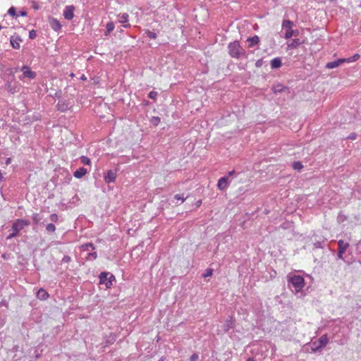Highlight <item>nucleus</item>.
I'll list each match as a JSON object with an SVG mask.
<instances>
[{
	"label": "nucleus",
	"mask_w": 361,
	"mask_h": 361,
	"mask_svg": "<svg viewBox=\"0 0 361 361\" xmlns=\"http://www.w3.org/2000/svg\"><path fill=\"white\" fill-rule=\"evenodd\" d=\"M288 283L292 284L296 292L300 291L305 286V280L302 276L293 275L289 277Z\"/></svg>",
	"instance_id": "7ed1b4c3"
},
{
	"label": "nucleus",
	"mask_w": 361,
	"mask_h": 361,
	"mask_svg": "<svg viewBox=\"0 0 361 361\" xmlns=\"http://www.w3.org/2000/svg\"><path fill=\"white\" fill-rule=\"evenodd\" d=\"M158 95V93L157 92H155V91H151L149 94H148V97L152 99H157V97Z\"/></svg>",
	"instance_id": "c9c22d12"
},
{
	"label": "nucleus",
	"mask_w": 361,
	"mask_h": 361,
	"mask_svg": "<svg viewBox=\"0 0 361 361\" xmlns=\"http://www.w3.org/2000/svg\"><path fill=\"white\" fill-rule=\"evenodd\" d=\"M32 219L35 224H39L41 222L42 218L39 214L34 213L32 214Z\"/></svg>",
	"instance_id": "393cba45"
},
{
	"label": "nucleus",
	"mask_w": 361,
	"mask_h": 361,
	"mask_svg": "<svg viewBox=\"0 0 361 361\" xmlns=\"http://www.w3.org/2000/svg\"><path fill=\"white\" fill-rule=\"evenodd\" d=\"M30 224L29 221L24 219H18L12 225V233L8 235L6 238L7 240H10L18 235L19 231L23 229V228Z\"/></svg>",
	"instance_id": "f03ea898"
},
{
	"label": "nucleus",
	"mask_w": 361,
	"mask_h": 361,
	"mask_svg": "<svg viewBox=\"0 0 361 361\" xmlns=\"http://www.w3.org/2000/svg\"><path fill=\"white\" fill-rule=\"evenodd\" d=\"M21 71H23V77H20V80H23L25 78H27L30 79H33L36 76V73L33 71H32L29 67L27 66H23L21 68Z\"/></svg>",
	"instance_id": "6e6552de"
},
{
	"label": "nucleus",
	"mask_w": 361,
	"mask_h": 361,
	"mask_svg": "<svg viewBox=\"0 0 361 361\" xmlns=\"http://www.w3.org/2000/svg\"><path fill=\"white\" fill-rule=\"evenodd\" d=\"M80 78L82 80H87V78L85 76V75H82Z\"/></svg>",
	"instance_id": "603ef678"
},
{
	"label": "nucleus",
	"mask_w": 361,
	"mask_h": 361,
	"mask_svg": "<svg viewBox=\"0 0 361 361\" xmlns=\"http://www.w3.org/2000/svg\"><path fill=\"white\" fill-rule=\"evenodd\" d=\"M11 44L13 49H20V44L17 41L11 39Z\"/></svg>",
	"instance_id": "f704fd0d"
},
{
	"label": "nucleus",
	"mask_w": 361,
	"mask_h": 361,
	"mask_svg": "<svg viewBox=\"0 0 361 361\" xmlns=\"http://www.w3.org/2000/svg\"><path fill=\"white\" fill-rule=\"evenodd\" d=\"M287 87L283 86L281 84H278L276 85H274L273 87V91L275 92V93H278V92H283L284 90H286Z\"/></svg>",
	"instance_id": "b1692460"
},
{
	"label": "nucleus",
	"mask_w": 361,
	"mask_h": 361,
	"mask_svg": "<svg viewBox=\"0 0 361 361\" xmlns=\"http://www.w3.org/2000/svg\"><path fill=\"white\" fill-rule=\"evenodd\" d=\"M37 298L40 300H46L49 297L48 293L43 288H40L36 295Z\"/></svg>",
	"instance_id": "6ab92c4d"
},
{
	"label": "nucleus",
	"mask_w": 361,
	"mask_h": 361,
	"mask_svg": "<svg viewBox=\"0 0 361 361\" xmlns=\"http://www.w3.org/2000/svg\"><path fill=\"white\" fill-rule=\"evenodd\" d=\"M263 63H264L263 59H260L256 61L255 66H256V67L259 68L263 65Z\"/></svg>",
	"instance_id": "c03bdc74"
},
{
	"label": "nucleus",
	"mask_w": 361,
	"mask_h": 361,
	"mask_svg": "<svg viewBox=\"0 0 361 361\" xmlns=\"http://www.w3.org/2000/svg\"><path fill=\"white\" fill-rule=\"evenodd\" d=\"M5 86H6V90H7L8 92H11V93H14V91H13V90H12L11 83V82H7V83L6 84V85H5Z\"/></svg>",
	"instance_id": "37998d69"
},
{
	"label": "nucleus",
	"mask_w": 361,
	"mask_h": 361,
	"mask_svg": "<svg viewBox=\"0 0 361 361\" xmlns=\"http://www.w3.org/2000/svg\"><path fill=\"white\" fill-rule=\"evenodd\" d=\"M128 14L126 13H120L118 15V22L120 23H123V27H129L130 26V24L127 23L128 21Z\"/></svg>",
	"instance_id": "f8f14e48"
},
{
	"label": "nucleus",
	"mask_w": 361,
	"mask_h": 361,
	"mask_svg": "<svg viewBox=\"0 0 361 361\" xmlns=\"http://www.w3.org/2000/svg\"><path fill=\"white\" fill-rule=\"evenodd\" d=\"M87 173V171L86 169L83 167H80L78 169H77L74 173L73 176L77 178H82L86 173Z\"/></svg>",
	"instance_id": "f3484780"
},
{
	"label": "nucleus",
	"mask_w": 361,
	"mask_h": 361,
	"mask_svg": "<svg viewBox=\"0 0 361 361\" xmlns=\"http://www.w3.org/2000/svg\"><path fill=\"white\" fill-rule=\"evenodd\" d=\"M71 261V258L68 255H65L62 259V262L68 263Z\"/></svg>",
	"instance_id": "79ce46f5"
},
{
	"label": "nucleus",
	"mask_w": 361,
	"mask_h": 361,
	"mask_svg": "<svg viewBox=\"0 0 361 361\" xmlns=\"http://www.w3.org/2000/svg\"><path fill=\"white\" fill-rule=\"evenodd\" d=\"M345 62V60H344V59H338L336 61L327 63L326 67L329 69H333L339 66L340 65L343 64Z\"/></svg>",
	"instance_id": "4468645a"
},
{
	"label": "nucleus",
	"mask_w": 361,
	"mask_h": 361,
	"mask_svg": "<svg viewBox=\"0 0 361 361\" xmlns=\"http://www.w3.org/2000/svg\"><path fill=\"white\" fill-rule=\"evenodd\" d=\"M303 43L304 41H301L300 39H293L291 42L288 44V47L291 49H296Z\"/></svg>",
	"instance_id": "412c9836"
},
{
	"label": "nucleus",
	"mask_w": 361,
	"mask_h": 361,
	"mask_svg": "<svg viewBox=\"0 0 361 361\" xmlns=\"http://www.w3.org/2000/svg\"><path fill=\"white\" fill-rule=\"evenodd\" d=\"M19 15L21 16H26L27 15V13L26 11H20L19 12Z\"/></svg>",
	"instance_id": "de8ad7c7"
},
{
	"label": "nucleus",
	"mask_w": 361,
	"mask_h": 361,
	"mask_svg": "<svg viewBox=\"0 0 361 361\" xmlns=\"http://www.w3.org/2000/svg\"><path fill=\"white\" fill-rule=\"evenodd\" d=\"M75 7L71 6H67L63 10V16L66 20H72L74 17Z\"/></svg>",
	"instance_id": "1a4fd4ad"
},
{
	"label": "nucleus",
	"mask_w": 361,
	"mask_h": 361,
	"mask_svg": "<svg viewBox=\"0 0 361 361\" xmlns=\"http://www.w3.org/2000/svg\"><path fill=\"white\" fill-rule=\"evenodd\" d=\"M202 204V200H198L197 202H196V206L197 207H200Z\"/></svg>",
	"instance_id": "3c124183"
},
{
	"label": "nucleus",
	"mask_w": 361,
	"mask_h": 361,
	"mask_svg": "<svg viewBox=\"0 0 361 361\" xmlns=\"http://www.w3.org/2000/svg\"><path fill=\"white\" fill-rule=\"evenodd\" d=\"M145 34L147 35V36L150 38V39H156L157 35L155 32H152L150 30H147L145 32Z\"/></svg>",
	"instance_id": "2f4dec72"
},
{
	"label": "nucleus",
	"mask_w": 361,
	"mask_h": 361,
	"mask_svg": "<svg viewBox=\"0 0 361 361\" xmlns=\"http://www.w3.org/2000/svg\"><path fill=\"white\" fill-rule=\"evenodd\" d=\"M49 219L52 222H57L59 220V216L56 214H52L50 215Z\"/></svg>",
	"instance_id": "4c0bfd02"
},
{
	"label": "nucleus",
	"mask_w": 361,
	"mask_h": 361,
	"mask_svg": "<svg viewBox=\"0 0 361 361\" xmlns=\"http://www.w3.org/2000/svg\"><path fill=\"white\" fill-rule=\"evenodd\" d=\"M298 35H299L298 30H293L290 29V30H286L284 37L286 39H290L293 36L297 37Z\"/></svg>",
	"instance_id": "aec40b11"
},
{
	"label": "nucleus",
	"mask_w": 361,
	"mask_h": 361,
	"mask_svg": "<svg viewBox=\"0 0 361 361\" xmlns=\"http://www.w3.org/2000/svg\"><path fill=\"white\" fill-rule=\"evenodd\" d=\"M46 230L49 233H54L56 231V226L53 224H48L46 226Z\"/></svg>",
	"instance_id": "c756f323"
},
{
	"label": "nucleus",
	"mask_w": 361,
	"mask_h": 361,
	"mask_svg": "<svg viewBox=\"0 0 361 361\" xmlns=\"http://www.w3.org/2000/svg\"><path fill=\"white\" fill-rule=\"evenodd\" d=\"M165 360V358L164 357H161L159 361H164Z\"/></svg>",
	"instance_id": "5fc2aeb1"
},
{
	"label": "nucleus",
	"mask_w": 361,
	"mask_h": 361,
	"mask_svg": "<svg viewBox=\"0 0 361 361\" xmlns=\"http://www.w3.org/2000/svg\"><path fill=\"white\" fill-rule=\"evenodd\" d=\"M293 25V23L290 20H284L282 23L283 28L286 29V30H290L292 29Z\"/></svg>",
	"instance_id": "4be33fe9"
},
{
	"label": "nucleus",
	"mask_w": 361,
	"mask_h": 361,
	"mask_svg": "<svg viewBox=\"0 0 361 361\" xmlns=\"http://www.w3.org/2000/svg\"><path fill=\"white\" fill-rule=\"evenodd\" d=\"M350 245L348 243L344 242L343 240L338 241V253L337 257L340 259H343V254L346 250L349 247Z\"/></svg>",
	"instance_id": "39448f33"
},
{
	"label": "nucleus",
	"mask_w": 361,
	"mask_h": 361,
	"mask_svg": "<svg viewBox=\"0 0 361 361\" xmlns=\"http://www.w3.org/2000/svg\"><path fill=\"white\" fill-rule=\"evenodd\" d=\"M247 361H255V360L252 357H250L247 360Z\"/></svg>",
	"instance_id": "864d4df0"
},
{
	"label": "nucleus",
	"mask_w": 361,
	"mask_h": 361,
	"mask_svg": "<svg viewBox=\"0 0 361 361\" xmlns=\"http://www.w3.org/2000/svg\"><path fill=\"white\" fill-rule=\"evenodd\" d=\"M97 257V252H90L88 254V256L87 257V259H95Z\"/></svg>",
	"instance_id": "e433bc0d"
},
{
	"label": "nucleus",
	"mask_w": 361,
	"mask_h": 361,
	"mask_svg": "<svg viewBox=\"0 0 361 361\" xmlns=\"http://www.w3.org/2000/svg\"><path fill=\"white\" fill-rule=\"evenodd\" d=\"M174 198L178 200H181V202H183L185 200V197H183V195L177 194L174 196Z\"/></svg>",
	"instance_id": "58836bf2"
},
{
	"label": "nucleus",
	"mask_w": 361,
	"mask_h": 361,
	"mask_svg": "<svg viewBox=\"0 0 361 361\" xmlns=\"http://www.w3.org/2000/svg\"><path fill=\"white\" fill-rule=\"evenodd\" d=\"M117 177L116 170H109L106 173L104 176V179L106 183H113L115 181Z\"/></svg>",
	"instance_id": "0eeeda50"
},
{
	"label": "nucleus",
	"mask_w": 361,
	"mask_h": 361,
	"mask_svg": "<svg viewBox=\"0 0 361 361\" xmlns=\"http://www.w3.org/2000/svg\"><path fill=\"white\" fill-rule=\"evenodd\" d=\"M235 173V171L234 170L228 172L227 177L228 178L229 176H233Z\"/></svg>",
	"instance_id": "8fccbe9b"
},
{
	"label": "nucleus",
	"mask_w": 361,
	"mask_h": 361,
	"mask_svg": "<svg viewBox=\"0 0 361 361\" xmlns=\"http://www.w3.org/2000/svg\"><path fill=\"white\" fill-rule=\"evenodd\" d=\"M89 247H91L92 250L95 249L94 245L92 243H85L81 246V249L83 251H87Z\"/></svg>",
	"instance_id": "a878e982"
},
{
	"label": "nucleus",
	"mask_w": 361,
	"mask_h": 361,
	"mask_svg": "<svg viewBox=\"0 0 361 361\" xmlns=\"http://www.w3.org/2000/svg\"><path fill=\"white\" fill-rule=\"evenodd\" d=\"M271 67L272 69L279 68L282 66L281 59L280 58H274L271 61Z\"/></svg>",
	"instance_id": "2eb2a0df"
},
{
	"label": "nucleus",
	"mask_w": 361,
	"mask_h": 361,
	"mask_svg": "<svg viewBox=\"0 0 361 361\" xmlns=\"http://www.w3.org/2000/svg\"><path fill=\"white\" fill-rule=\"evenodd\" d=\"M8 13L11 16H18L19 15L16 14V8L13 6H11L8 11Z\"/></svg>",
	"instance_id": "473e14b6"
},
{
	"label": "nucleus",
	"mask_w": 361,
	"mask_h": 361,
	"mask_svg": "<svg viewBox=\"0 0 361 361\" xmlns=\"http://www.w3.org/2000/svg\"><path fill=\"white\" fill-rule=\"evenodd\" d=\"M198 358V355L197 353H193L190 357V361H197Z\"/></svg>",
	"instance_id": "a19ab883"
},
{
	"label": "nucleus",
	"mask_w": 361,
	"mask_h": 361,
	"mask_svg": "<svg viewBox=\"0 0 361 361\" xmlns=\"http://www.w3.org/2000/svg\"><path fill=\"white\" fill-rule=\"evenodd\" d=\"M235 320L232 317H228L225 321V324L223 326L224 331L228 332L230 329L234 327Z\"/></svg>",
	"instance_id": "9d476101"
},
{
	"label": "nucleus",
	"mask_w": 361,
	"mask_h": 361,
	"mask_svg": "<svg viewBox=\"0 0 361 361\" xmlns=\"http://www.w3.org/2000/svg\"><path fill=\"white\" fill-rule=\"evenodd\" d=\"M357 137V134L355 133H351L348 136V140H355Z\"/></svg>",
	"instance_id": "a18cd8bd"
},
{
	"label": "nucleus",
	"mask_w": 361,
	"mask_h": 361,
	"mask_svg": "<svg viewBox=\"0 0 361 361\" xmlns=\"http://www.w3.org/2000/svg\"><path fill=\"white\" fill-rule=\"evenodd\" d=\"M80 161L82 164H85V165H89L90 164V159L87 157H85V156H82L80 157Z\"/></svg>",
	"instance_id": "7c9ffc66"
},
{
	"label": "nucleus",
	"mask_w": 361,
	"mask_h": 361,
	"mask_svg": "<svg viewBox=\"0 0 361 361\" xmlns=\"http://www.w3.org/2000/svg\"><path fill=\"white\" fill-rule=\"evenodd\" d=\"M228 49V54L232 58L239 59L246 56L245 50L240 46L238 41L231 42Z\"/></svg>",
	"instance_id": "f257e3e1"
},
{
	"label": "nucleus",
	"mask_w": 361,
	"mask_h": 361,
	"mask_svg": "<svg viewBox=\"0 0 361 361\" xmlns=\"http://www.w3.org/2000/svg\"><path fill=\"white\" fill-rule=\"evenodd\" d=\"M106 30L105 32L104 35L105 36H108L110 34V32H111L114 30V23L113 22H109L106 24Z\"/></svg>",
	"instance_id": "5701e85b"
},
{
	"label": "nucleus",
	"mask_w": 361,
	"mask_h": 361,
	"mask_svg": "<svg viewBox=\"0 0 361 361\" xmlns=\"http://www.w3.org/2000/svg\"><path fill=\"white\" fill-rule=\"evenodd\" d=\"M359 58H360V55L358 54H356L351 57L344 59V60H345V62L350 63V62L356 61L357 60L359 59Z\"/></svg>",
	"instance_id": "bb28decb"
},
{
	"label": "nucleus",
	"mask_w": 361,
	"mask_h": 361,
	"mask_svg": "<svg viewBox=\"0 0 361 361\" xmlns=\"http://www.w3.org/2000/svg\"><path fill=\"white\" fill-rule=\"evenodd\" d=\"M160 121H161V119H160L159 117H158V116H152L151 120H150V122H151V123L152 125L157 126H158L159 124Z\"/></svg>",
	"instance_id": "c85d7f7f"
},
{
	"label": "nucleus",
	"mask_w": 361,
	"mask_h": 361,
	"mask_svg": "<svg viewBox=\"0 0 361 361\" xmlns=\"http://www.w3.org/2000/svg\"><path fill=\"white\" fill-rule=\"evenodd\" d=\"M109 275V273H108V272H102L99 276V284L105 285L106 288H110L113 285V283H111V282L109 281V279H108Z\"/></svg>",
	"instance_id": "423d86ee"
},
{
	"label": "nucleus",
	"mask_w": 361,
	"mask_h": 361,
	"mask_svg": "<svg viewBox=\"0 0 361 361\" xmlns=\"http://www.w3.org/2000/svg\"><path fill=\"white\" fill-rule=\"evenodd\" d=\"M49 25L54 30L59 31L61 30V25L57 19H56L54 18H50L49 19Z\"/></svg>",
	"instance_id": "ddd939ff"
},
{
	"label": "nucleus",
	"mask_w": 361,
	"mask_h": 361,
	"mask_svg": "<svg viewBox=\"0 0 361 361\" xmlns=\"http://www.w3.org/2000/svg\"><path fill=\"white\" fill-rule=\"evenodd\" d=\"M11 158L8 157L6 159L5 164H6V165H8L11 164Z\"/></svg>",
	"instance_id": "09e8293b"
},
{
	"label": "nucleus",
	"mask_w": 361,
	"mask_h": 361,
	"mask_svg": "<svg viewBox=\"0 0 361 361\" xmlns=\"http://www.w3.org/2000/svg\"><path fill=\"white\" fill-rule=\"evenodd\" d=\"M329 343V338L326 334L322 335L317 341L314 342L313 345L315 347L312 348L314 352L320 351Z\"/></svg>",
	"instance_id": "20e7f679"
},
{
	"label": "nucleus",
	"mask_w": 361,
	"mask_h": 361,
	"mask_svg": "<svg viewBox=\"0 0 361 361\" xmlns=\"http://www.w3.org/2000/svg\"><path fill=\"white\" fill-rule=\"evenodd\" d=\"M108 278H109L108 279H109V281L111 282V283H113V281H116L115 276L110 273H109V275L108 276Z\"/></svg>",
	"instance_id": "49530a36"
},
{
	"label": "nucleus",
	"mask_w": 361,
	"mask_h": 361,
	"mask_svg": "<svg viewBox=\"0 0 361 361\" xmlns=\"http://www.w3.org/2000/svg\"><path fill=\"white\" fill-rule=\"evenodd\" d=\"M247 41L249 42V47H252L255 45H257L260 42L259 37L257 35L249 37Z\"/></svg>",
	"instance_id": "a211bd4d"
},
{
	"label": "nucleus",
	"mask_w": 361,
	"mask_h": 361,
	"mask_svg": "<svg viewBox=\"0 0 361 361\" xmlns=\"http://www.w3.org/2000/svg\"><path fill=\"white\" fill-rule=\"evenodd\" d=\"M293 168L295 170L300 171L303 168V165L300 161H294L292 164Z\"/></svg>",
	"instance_id": "cd10ccee"
},
{
	"label": "nucleus",
	"mask_w": 361,
	"mask_h": 361,
	"mask_svg": "<svg viewBox=\"0 0 361 361\" xmlns=\"http://www.w3.org/2000/svg\"><path fill=\"white\" fill-rule=\"evenodd\" d=\"M213 274V269H206V271L204 274H203L202 276L204 278H207L209 276H211Z\"/></svg>",
	"instance_id": "72a5a7b5"
},
{
	"label": "nucleus",
	"mask_w": 361,
	"mask_h": 361,
	"mask_svg": "<svg viewBox=\"0 0 361 361\" xmlns=\"http://www.w3.org/2000/svg\"><path fill=\"white\" fill-rule=\"evenodd\" d=\"M59 111L64 112L69 109V105L65 101H59L56 105Z\"/></svg>",
	"instance_id": "dca6fc26"
},
{
	"label": "nucleus",
	"mask_w": 361,
	"mask_h": 361,
	"mask_svg": "<svg viewBox=\"0 0 361 361\" xmlns=\"http://www.w3.org/2000/svg\"><path fill=\"white\" fill-rule=\"evenodd\" d=\"M228 187V177L227 176H224V177L221 178L219 180L218 183H217L218 189L220 190H224Z\"/></svg>",
	"instance_id": "9b49d317"
},
{
	"label": "nucleus",
	"mask_w": 361,
	"mask_h": 361,
	"mask_svg": "<svg viewBox=\"0 0 361 361\" xmlns=\"http://www.w3.org/2000/svg\"><path fill=\"white\" fill-rule=\"evenodd\" d=\"M36 37H37V32L35 30H32L31 31H30V32H29L30 39H34Z\"/></svg>",
	"instance_id": "ea45409f"
}]
</instances>
